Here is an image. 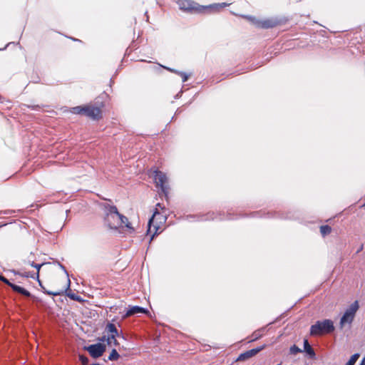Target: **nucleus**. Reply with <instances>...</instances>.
<instances>
[{
	"mask_svg": "<svg viewBox=\"0 0 365 365\" xmlns=\"http://www.w3.org/2000/svg\"><path fill=\"white\" fill-rule=\"evenodd\" d=\"M71 112L74 114L83 115L85 112V106H76L71 109Z\"/></svg>",
	"mask_w": 365,
	"mask_h": 365,
	"instance_id": "f3484780",
	"label": "nucleus"
},
{
	"mask_svg": "<svg viewBox=\"0 0 365 365\" xmlns=\"http://www.w3.org/2000/svg\"><path fill=\"white\" fill-rule=\"evenodd\" d=\"M247 19L250 20L257 27L269 29L273 28L277 24V21L274 19H265L263 21L257 20L253 16H246Z\"/></svg>",
	"mask_w": 365,
	"mask_h": 365,
	"instance_id": "0eeeda50",
	"label": "nucleus"
},
{
	"mask_svg": "<svg viewBox=\"0 0 365 365\" xmlns=\"http://www.w3.org/2000/svg\"><path fill=\"white\" fill-rule=\"evenodd\" d=\"M180 9L188 12L203 13L211 10L219 11L229 5L227 3L213 4L208 6H200L191 0H179L178 1Z\"/></svg>",
	"mask_w": 365,
	"mask_h": 365,
	"instance_id": "f03ea898",
	"label": "nucleus"
},
{
	"mask_svg": "<svg viewBox=\"0 0 365 365\" xmlns=\"http://www.w3.org/2000/svg\"><path fill=\"white\" fill-rule=\"evenodd\" d=\"M266 347V345L261 346L259 347H257L256 349H252L249 351H247L244 353H242L239 355L237 359H236L237 361H246L253 356H255L256 354H257L259 351L263 350Z\"/></svg>",
	"mask_w": 365,
	"mask_h": 365,
	"instance_id": "9d476101",
	"label": "nucleus"
},
{
	"mask_svg": "<svg viewBox=\"0 0 365 365\" xmlns=\"http://www.w3.org/2000/svg\"><path fill=\"white\" fill-rule=\"evenodd\" d=\"M359 305L357 301L354 302L344 312L340 319V327L343 328L346 325L352 323Z\"/></svg>",
	"mask_w": 365,
	"mask_h": 365,
	"instance_id": "423d86ee",
	"label": "nucleus"
},
{
	"mask_svg": "<svg viewBox=\"0 0 365 365\" xmlns=\"http://www.w3.org/2000/svg\"><path fill=\"white\" fill-rule=\"evenodd\" d=\"M166 222V213L160 204H157L151 219L148 222V233L152 237L163 229Z\"/></svg>",
	"mask_w": 365,
	"mask_h": 365,
	"instance_id": "7ed1b4c3",
	"label": "nucleus"
},
{
	"mask_svg": "<svg viewBox=\"0 0 365 365\" xmlns=\"http://www.w3.org/2000/svg\"><path fill=\"white\" fill-rule=\"evenodd\" d=\"M331 227L328 225H324L320 227V231L323 236L329 235L331 232Z\"/></svg>",
	"mask_w": 365,
	"mask_h": 365,
	"instance_id": "4be33fe9",
	"label": "nucleus"
},
{
	"mask_svg": "<svg viewBox=\"0 0 365 365\" xmlns=\"http://www.w3.org/2000/svg\"><path fill=\"white\" fill-rule=\"evenodd\" d=\"M9 286L15 291V292H17L19 293H21L25 296H30V293L29 292H28L27 290H26L25 289H24L23 287H20V286H18V285H16V284H9Z\"/></svg>",
	"mask_w": 365,
	"mask_h": 365,
	"instance_id": "ddd939ff",
	"label": "nucleus"
},
{
	"mask_svg": "<svg viewBox=\"0 0 365 365\" xmlns=\"http://www.w3.org/2000/svg\"><path fill=\"white\" fill-rule=\"evenodd\" d=\"M106 330L110 336H120L115 326L112 323H109L107 324Z\"/></svg>",
	"mask_w": 365,
	"mask_h": 365,
	"instance_id": "f8f14e48",
	"label": "nucleus"
},
{
	"mask_svg": "<svg viewBox=\"0 0 365 365\" xmlns=\"http://www.w3.org/2000/svg\"><path fill=\"white\" fill-rule=\"evenodd\" d=\"M79 360L81 362L82 365H87L88 363V359L86 356L83 355L79 356Z\"/></svg>",
	"mask_w": 365,
	"mask_h": 365,
	"instance_id": "5701e85b",
	"label": "nucleus"
},
{
	"mask_svg": "<svg viewBox=\"0 0 365 365\" xmlns=\"http://www.w3.org/2000/svg\"><path fill=\"white\" fill-rule=\"evenodd\" d=\"M64 278L66 279L65 283L62 284H57L56 287L58 288V291L56 292H46L48 294L51 295H57L59 294L61 292H63V290H66L70 284V280L67 277V274L64 271Z\"/></svg>",
	"mask_w": 365,
	"mask_h": 365,
	"instance_id": "9b49d317",
	"label": "nucleus"
},
{
	"mask_svg": "<svg viewBox=\"0 0 365 365\" xmlns=\"http://www.w3.org/2000/svg\"><path fill=\"white\" fill-rule=\"evenodd\" d=\"M84 115L93 120H99L102 118V111L98 107L86 106Z\"/></svg>",
	"mask_w": 365,
	"mask_h": 365,
	"instance_id": "1a4fd4ad",
	"label": "nucleus"
},
{
	"mask_svg": "<svg viewBox=\"0 0 365 365\" xmlns=\"http://www.w3.org/2000/svg\"><path fill=\"white\" fill-rule=\"evenodd\" d=\"M106 222L110 229L120 230L122 232L131 233L133 228L128 222V219L120 215L116 207H110L106 217Z\"/></svg>",
	"mask_w": 365,
	"mask_h": 365,
	"instance_id": "f257e3e1",
	"label": "nucleus"
},
{
	"mask_svg": "<svg viewBox=\"0 0 365 365\" xmlns=\"http://www.w3.org/2000/svg\"><path fill=\"white\" fill-rule=\"evenodd\" d=\"M85 349L88 351L92 357L98 358L102 356L106 351V346L98 343L86 346Z\"/></svg>",
	"mask_w": 365,
	"mask_h": 365,
	"instance_id": "6e6552de",
	"label": "nucleus"
},
{
	"mask_svg": "<svg viewBox=\"0 0 365 365\" xmlns=\"http://www.w3.org/2000/svg\"><path fill=\"white\" fill-rule=\"evenodd\" d=\"M363 207H365V203L363 205Z\"/></svg>",
	"mask_w": 365,
	"mask_h": 365,
	"instance_id": "7c9ffc66",
	"label": "nucleus"
},
{
	"mask_svg": "<svg viewBox=\"0 0 365 365\" xmlns=\"http://www.w3.org/2000/svg\"><path fill=\"white\" fill-rule=\"evenodd\" d=\"M0 280L3 281L4 282H5L6 284H9H9H11V283L8 281V279H6L4 277H3V276H1V277H0Z\"/></svg>",
	"mask_w": 365,
	"mask_h": 365,
	"instance_id": "bb28decb",
	"label": "nucleus"
},
{
	"mask_svg": "<svg viewBox=\"0 0 365 365\" xmlns=\"http://www.w3.org/2000/svg\"><path fill=\"white\" fill-rule=\"evenodd\" d=\"M149 176L154 180L157 187H159L164 193L169 190L168 178L165 173L158 169H151L149 171Z\"/></svg>",
	"mask_w": 365,
	"mask_h": 365,
	"instance_id": "20e7f679",
	"label": "nucleus"
},
{
	"mask_svg": "<svg viewBox=\"0 0 365 365\" xmlns=\"http://www.w3.org/2000/svg\"><path fill=\"white\" fill-rule=\"evenodd\" d=\"M57 269H63V267H51L48 269V271L51 272H56Z\"/></svg>",
	"mask_w": 365,
	"mask_h": 365,
	"instance_id": "a878e982",
	"label": "nucleus"
},
{
	"mask_svg": "<svg viewBox=\"0 0 365 365\" xmlns=\"http://www.w3.org/2000/svg\"><path fill=\"white\" fill-rule=\"evenodd\" d=\"M137 313H147V310L140 307H133L128 311L126 316H130Z\"/></svg>",
	"mask_w": 365,
	"mask_h": 365,
	"instance_id": "4468645a",
	"label": "nucleus"
},
{
	"mask_svg": "<svg viewBox=\"0 0 365 365\" xmlns=\"http://www.w3.org/2000/svg\"><path fill=\"white\" fill-rule=\"evenodd\" d=\"M334 329L333 322L329 319L319 321L311 327L312 335H322L333 331Z\"/></svg>",
	"mask_w": 365,
	"mask_h": 365,
	"instance_id": "39448f33",
	"label": "nucleus"
},
{
	"mask_svg": "<svg viewBox=\"0 0 365 365\" xmlns=\"http://www.w3.org/2000/svg\"><path fill=\"white\" fill-rule=\"evenodd\" d=\"M304 351L307 352V354L308 355H309L310 357L314 358L315 356V353H314L313 349L309 344L308 341L307 339H305L304 341Z\"/></svg>",
	"mask_w": 365,
	"mask_h": 365,
	"instance_id": "dca6fc26",
	"label": "nucleus"
},
{
	"mask_svg": "<svg viewBox=\"0 0 365 365\" xmlns=\"http://www.w3.org/2000/svg\"><path fill=\"white\" fill-rule=\"evenodd\" d=\"M9 44H10V43H7V45L6 46V47H5V48H0V51H1V50H4L7 46H9Z\"/></svg>",
	"mask_w": 365,
	"mask_h": 365,
	"instance_id": "c85d7f7f",
	"label": "nucleus"
},
{
	"mask_svg": "<svg viewBox=\"0 0 365 365\" xmlns=\"http://www.w3.org/2000/svg\"><path fill=\"white\" fill-rule=\"evenodd\" d=\"M360 365H365V359H363Z\"/></svg>",
	"mask_w": 365,
	"mask_h": 365,
	"instance_id": "cd10ccee",
	"label": "nucleus"
},
{
	"mask_svg": "<svg viewBox=\"0 0 365 365\" xmlns=\"http://www.w3.org/2000/svg\"><path fill=\"white\" fill-rule=\"evenodd\" d=\"M359 358V354H354L352 355L350 358V359L348 361V362L346 364V365H354L358 359Z\"/></svg>",
	"mask_w": 365,
	"mask_h": 365,
	"instance_id": "412c9836",
	"label": "nucleus"
},
{
	"mask_svg": "<svg viewBox=\"0 0 365 365\" xmlns=\"http://www.w3.org/2000/svg\"><path fill=\"white\" fill-rule=\"evenodd\" d=\"M163 67V66H161ZM163 68H165V69L171 71V72H173V73H175L178 75H180L182 78V82H186L188 79V75L185 73V72H182V71H176L175 69H173V68H168V67H165V66H163Z\"/></svg>",
	"mask_w": 365,
	"mask_h": 365,
	"instance_id": "2eb2a0df",
	"label": "nucleus"
},
{
	"mask_svg": "<svg viewBox=\"0 0 365 365\" xmlns=\"http://www.w3.org/2000/svg\"><path fill=\"white\" fill-rule=\"evenodd\" d=\"M301 350L295 345L292 346L291 348H290V352L293 354H296L299 352H300Z\"/></svg>",
	"mask_w": 365,
	"mask_h": 365,
	"instance_id": "b1692460",
	"label": "nucleus"
},
{
	"mask_svg": "<svg viewBox=\"0 0 365 365\" xmlns=\"http://www.w3.org/2000/svg\"><path fill=\"white\" fill-rule=\"evenodd\" d=\"M120 358V355L118 353V351H116V349H113L109 356H108V359L110 360V361H116L118 360V359Z\"/></svg>",
	"mask_w": 365,
	"mask_h": 365,
	"instance_id": "6ab92c4d",
	"label": "nucleus"
},
{
	"mask_svg": "<svg viewBox=\"0 0 365 365\" xmlns=\"http://www.w3.org/2000/svg\"><path fill=\"white\" fill-rule=\"evenodd\" d=\"M43 265V264H36V265H34V263H31V266H32V267H35L37 269V272H36V279H37V280H38V282L39 285H40L41 287H43V286H42V284H41V280L39 279V270H40V268H41Z\"/></svg>",
	"mask_w": 365,
	"mask_h": 365,
	"instance_id": "aec40b11",
	"label": "nucleus"
},
{
	"mask_svg": "<svg viewBox=\"0 0 365 365\" xmlns=\"http://www.w3.org/2000/svg\"><path fill=\"white\" fill-rule=\"evenodd\" d=\"M117 337L118 336L108 335V336L106 339V341H107L108 345H109V346H118V342L117 341Z\"/></svg>",
	"mask_w": 365,
	"mask_h": 365,
	"instance_id": "a211bd4d",
	"label": "nucleus"
},
{
	"mask_svg": "<svg viewBox=\"0 0 365 365\" xmlns=\"http://www.w3.org/2000/svg\"><path fill=\"white\" fill-rule=\"evenodd\" d=\"M25 276L27 277H34V276L30 274H26Z\"/></svg>",
	"mask_w": 365,
	"mask_h": 365,
	"instance_id": "c756f323",
	"label": "nucleus"
},
{
	"mask_svg": "<svg viewBox=\"0 0 365 365\" xmlns=\"http://www.w3.org/2000/svg\"><path fill=\"white\" fill-rule=\"evenodd\" d=\"M28 108H31V110H38L41 109V106L38 105H34V106H28Z\"/></svg>",
	"mask_w": 365,
	"mask_h": 365,
	"instance_id": "393cba45",
	"label": "nucleus"
}]
</instances>
